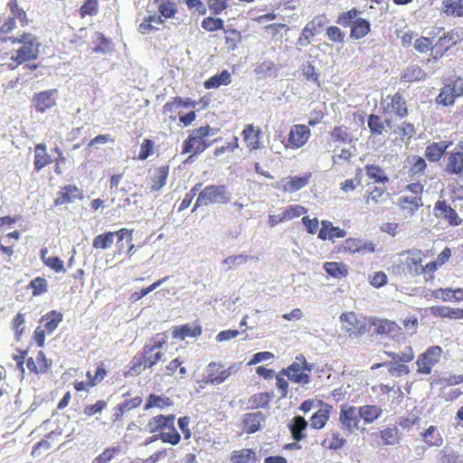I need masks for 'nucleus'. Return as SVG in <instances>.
I'll return each instance as SVG.
<instances>
[{
    "mask_svg": "<svg viewBox=\"0 0 463 463\" xmlns=\"http://www.w3.org/2000/svg\"><path fill=\"white\" fill-rule=\"evenodd\" d=\"M273 398V394L268 392L254 393L248 399L250 409L267 408Z\"/></svg>",
    "mask_w": 463,
    "mask_h": 463,
    "instance_id": "obj_43",
    "label": "nucleus"
},
{
    "mask_svg": "<svg viewBox=\"0 0 463 463\" xmlns=\"http://www.w3.org/2000/svg\"><path fill=\"white\" fill-rule=\"evenodd\" d=\"M161 18H174L177 13V5L174 0H154Z\"/></svg>",
    "mask_w": 463,
    "mask_h": 463,
    "instance_id": "obj_42",
    "label": "nucleus"
},
{
    "mask_svg": "<svg viewBox=\"0 0 463 463\" xmlns=\"http://www.w3.org/2000/svg\"><path fill=\"white\" fill-rule=\"evenodd\" d=\"M184 363V360L178 356L173 360H171L165 367V376H174L177 371H179V373L184 376L187 373L186 368L183 365Z\"/></svg>",
    "mask_w": 463,
    "mask_h": 463,
    "instance_id": "obj_52",
    "label": "nucleus"
},
{
    "mask_svg": "<svg viewBox=\"0 0 463 463\" xmlns=\"http://www.w3.org/2000/svg\"><path fill=\"white\" fill-rule=\"evenodd\" d=\"M445 170L449 174H463V151H452L448 155Z\"/></svg>",
    "mask_w": 463,
    "mask_h": 463,
    "instance_id": "obj_33",
    "label": "nucleus"
},
{
    "mask_svg": "<svg viewBox=\"0 0 463 463\" xmlns=\"http://www.w3.org/2000/svg\"><path fill=\"white\" fill-rule=\"evenodd\" d=\"M165 332L156 334L148 343L145 344L142 350L131 360L126 372V376L139 375L145 369L152 368L164 357L162 347L167 342Z\"/></svg>",
    "mask_w": 463,
    "mask_h": 463,
    "instance_id": "obj_2",
    "label": "nucleus"
},
{
    "mask_svg": "<svg viewBox=\"0 0 463 463\" xmlns=\"http://www.w3.org/2000/svg\"><path fill=\"white\" fill-rule=\"evenodd\" d=\"M26 366L31 373L35 374L45 373L50 367L48 360L43 351L38 352L35 360L33 357H29L26 360Z\"/></svg>",
    "mask_w": 463,
    "mask_h": 463,
    "instance_id": "obj_32",
    "label": "nucleus"
},
{
    "mask_svg": "<svg viewBox=\"0 0 463 463\" xmlns=\"http://www.w3.org/2000/svg\"><path fill=\"white\" fill-rule=\"evenodd\" d=\"M379 436L383 445L393 446L400 441V433L397 427L385 428L382 430Z\"/></svg>",
    "mask_w": 463,
    "mask_h": 463,
    "instance_id": "obj_51",
    "label": "nucleus"
},
{
    "mask_svg": "<svg viewBox=\"0 0 463 463\" xmlns=\"http://www.w3.org/2000/svg\"><path fill=\"white\" fill-rule=\"evenodd\" d=\"M311 177V173L302 176H288L281 179L279 188L285 193H294L305 187Z\"/></svg>",
    "mask_w": 463,
    "mask_h": 463,
    "instance_id": "obj_21",
    "label": "nucleus"
},
{
    "mask_svg": "<svg viewBox=\"0 0 463 463\" xmlns=\"http://www.w3.org/2000/svg\"><path fill=\"white\" fill-rule=\"evenodd\" d=\"M441 8L447 16L463 17V0H443Z\"/></svg>",
    "mask_w": 463,
    "mask_h": 463,
    "instance_id": "obj_44",
    "label": "nucleus"
},
{
    "mask_svg": "<svg viewBox=\"0 0 463 463\" xmlns=\"http://www.w3.org/2000/svg\"><path fill=\"white\" fill-rule=\"evenodd\" d=\"M383 112L386 114H394L401 118L408 115L406 101L400 91L386 97L383 103Z\"/></svg>",
    "mask_w": 463,
    "mask_h": 463,
    "instance_id": "obj_16",
    "label": "nucleus"
},
{
    "mask_svg": "<svg viewBox=\"0 0 463 463\" xmlns=\"http://www.w3.org/2000/svg\"><path fill=\"white\" fill-rule=\"evenodd\" d=\"M456 98V95L447 84L440 90L439 94L436 98V101L438 104L447 107L452 105L455 102Z\"/></svg>",
    "mask_w": 463,
    "mask_h": 463,
    "instance_id": "obj_58",
    "label": "nucleus"
},
{
    "mask_svg": "<svg viewBox=\"0 0 463 463\" xmlns=\"http://www.w3.org/2000/svg\"><path fill=\"white\" fill-rule=\"evenodd\" d=\"M63 315L61 312L52 310L41 318L42 328H43L47 334H52L58 327L59 324L62 321Z\"/></svg>",
    "mask_w": 463,
    "mask_h": 463,
    "instance_id": "obj_34",
    "label": "nucleus"
},
{
    "mask_svg": "<svg viewBox=\"0 0 463 463\" xmlns=\"http://www.w3.org/2000/svg\"><path fill=\"white\" fill-rule=\"evenodd\" d=\"M339 422L342 429L348 433H352L358 429L360 422V413L358 408L352 405L343 404L340 407Z\"/></svg>",
    "mask_w": 463,
    "mask_h": 463,
    "instance_id": "obj_15",
    "label": "nucleus"
},
{
    "mask_svg": "<svg viewBox=\"0 0 463 463\" xmlns=\"http://www.w3.org/2000/svg\"><path fill=\"white\" fill-rule=\"evenodd\" d=\"M461 41L460 33L458 30H451L439 37L437 43L434 45L436 53L439 52L442 55L445 51L449 50Z\"/></svg>",
    "mask_w": 463,
    "mask_h": 463,
    "instance_id": "obj_23",
    "label": "nucleus"
},
{
    "mask_svg": "<svg viewBox=\"0 0 463 463\" xmlns=\"http://www.w3.org/2000/svg\"><path fill=\"white\" fill-rule=\"evenodd\" d=\"M216 132L217 130L208 125L194 129L183 143L182 154H191L186 161L192 162L194 156L203 153L210 146L205 137Z\"/></svg>",
    "mask_w": 463,
    "mask_h": 463,
    "instance_id": "obj_6",
    "label": "nucleus"
},
{
    "mask_svg": "<svg viewBox=\"0 0 463 463\" xmlns=\"http://www.w3.org/2000/svg\"><path fill=\"white\" fill-rule=\"evenodd\" d=\"M327 19L325 15L315 16L309 21L302 30L301 36L299 37V43L301 44H309L311 39L317 33H319L326 24Z\"/></svg>",
    "mask_w": 463,
    "mask_h": 463,
    "instance_id": "obj_17",
    "label": "nucleus"
},
{
    "mask_svg": "<svg viewBox=\"0 0 463 463\" xmlns=\"http://www.w3.org/2000/svg\"><path fill=\"white\" fill-rule=\"evenodd\" d=\"M168 175V165H161L156 168L150 176V181L147 186L149 192L157 193L160 191L165 185Z\"/></svg>",
    "mask_w": 463,
    "mask_h": 463,
    "instance_id": "obj_22",
    "label": "nucleus"
},
{
    "mask_svg": "<svg viewBox=\"0 0 463 463\" xmlns=\"http://www.w3.org/2000/svg\"><path fill=\"white\" fill-rule=\"evenodd\" d=\"M364 170L368 178L374 180L376 183L385 184L390 180L385 171L377 165H365Z\"/></svg>",
    "mask_w": 463,
    "mask_h": 463,
    "instance_id": "obj_46",
    "label": "nucleus"
},
{
    "mask_svg": "<svg viewBox=\"0 0 463 463\" xmlns=\"http://www.w3.org/2000/svg\"><path fill=\"white\" fill-rule=\"evenodd\" d=\"M307 209L302 205H289L282 212V219L289 221L294 218L299 217L307 213Z\"/></svg>",
    "mask_w": 463,
    "mask_h": 463,
    "instance_id": "obj_62",
    "label": "nucleus"
},
{
    "mask_svg": "<svg viewBox=\"0 0 463 463\" xmlns=\"http://www.w3.org/2000/svg\"><path fill=\"white\" fill-rule=\"evenodd\" d=\"M99 10V0H85L83 5L80 6L79 13L80 17L87 15L93 16L98 14Z\"/></svg>",
    "mask_w": 463,
    "mask_h": 463,
    "instance_id": "obj_60",
    "label": "nucleus"
},
{
    "mask_svg": "<svg viewBox=\"0 0 463 463\" xmlns=\"http://www.w3.org/2000/svg\"><path fill=\"white\" fill-rule=\"evenodd\" d=\"M175 416L174 414L163 415L158 414L150 418L146 425L149 433H157L146 441L149 442L160 439L163 443L172 446L178 445L181 441V435L175 427Z\"/></svg>",
    "mask_w": 463,
    "mask_h": 463,
    "instance_id": "obj_3",
    "label": "nucleus"
},
{
    "mask_svg": "<svg viewBox=\"0 0 463 463\" xmlns=\"http://www.w3.org/2000/svg\"><path fill=\"white\" fill-rule=\"evenodd\" d=\"M403 259L399 265L402 271L410 278L416 279L420 276L423 277L425 282H432L435 275H432V269L434 264H423L424 253L419 249H411L404 250L402 254Z\"/></svg>",
    "mask_w": 463,
    "mask_h": 463,
    "instance_id": "obj_4",
    "label": "nucleus"
},
{
    "mask_svg": "<svg viewBox=\"0 0 463 463\" xmlns=\"http://www.w3.org/2000/svg\"><path fill=\"white\" fill-rule=\"evenodd\" d=\"M311 137V130L308 126L296 124L290 128L288 137L285 143L286 148L298 149L304 146Z\"/></svg>",
    "mask_w": 463,
    "mask_h": 463,
    "instance_id": "obj_14",
    "label": "nucleus"
},
{
    "mask_svg": "<svg viewBox=\"0 0 463 463\" xmlns=\"http://www.w3.org/2000/svg\"><path fill=\"white\" fill-rule=\"evenodd\" d=\"M336 253L355 254V253H373L375 245L373 241H364L359 238H347L335 248Z\"/></svg>",
    "mask_w": 463,
    "mask_h": 463,
    "instance_id": "obj_12",
    "label": "nucleus"
},
{
    "mask_svg": "<svg viewBox=\"0 0 463 463\" xmlns=\"http://www.w3.org/2000/svg\"><path fill=\"white\" fill-rule=\"evenodd\" d=\"M28 288L33 289L32 294L36 297L47 291V281L44 278L36 277L31 280Z\"/></svg>",
    "mask_w": 463,
    "mask_h": 463,
    "instance_id": "obj_63",
    "label": "nucleus"
},
{
    "mask_svg": "<svg viewBox=\"0 0 463 463\" xmlns=\"http://www.w3.org/2000/svg\"><path fill=\"white\" fill-rule=\"evenodd\" d=\"M57 90L40 91L33 96L32 102L37 112L43 113L56 105Z\"/></svg>",
    "mask_w": 463,
    "mask_h": 463,
    "instance_id": "obj_18",
    "label": "nucleus"
},
{
    "mask_svg": "<svg viewBox=\"0 0 463 463\" xmlns=\"http://www.w3.org/2000/svg\"><path fill=\"white\" fill-rule=\"evenodd\" d=\"M237 364L229 367L222 362H210L206 367V375L203 379L205 384L219 385L224 383L230 376L238 372Z\"/></svg>",
    "mask_w": 463,
    "mask_h": 463,
    "instance_id": "obj_9",
    "label": "nucleus"
},
{
    "mask_svg": "<svg viewBox=\"0 0 463 463\" xmlns=\"http://www.w3.org/2000/svg\"><path fill=\"white\" fill-rule=\"evenodd\" d=\"M202 334V326L194 323L193 325L184 324L174 326L172 329V336L175 339L184 340L186 337H197Z\"/></svg>",
    "mask_w": 463,
    "mask_h": 463,
    "instance_id": "obj_29",
    "label": "nucleus"
},
{
    "mask_svg": "<svg viewBox=\"0 0 463 463\" xmlns=\"http://www.w3.org/2000/svg\"><path fill=\"white\" fill-rule=\"evenodd\" d=\"M115 240V233L113 232H107L102 234L97 235L92 241V247L97 250H105L113 244Z\"/></svg>",
    "mask_w": 463,
    "mask_h": 463,
    "instance_id": "obj_53",
    "label": "nucleus"
},
{
    "mask_svg": "<svg viewBox=\"0 0 463 463\" xmlns=\"http://www.w3.org/2000/svg\"><path fill=\"white\" fill-rule=\"evenodd\" d=\"M426 72L418 65L408 66L401 76V80L407 83H413L423 80L426 78Z\"/></svg>",
    "mask_w": 463,
    "mask_h": 463,
    "instance_id": "obj_40",
    "label": "nucleus"
},
{
    "mask_svg": "<svg viewBox=\"0 0 463 463\" xmlns=\"http://www.w3.org/2000/svg\"><path fill=\"white\" fill-rule=\"evenodd\" d=\"M346 232L338 227L334 226L330 221L323 220L321 222V229L318 232V238L322 241L345 238Z\"/></svg>",
    "mask_w": 463,
    "mask_h": 463,
    "instance_id": "obj_26",
    "label": "nucleus"
},
{
    "mask_svg": "<svg viewBox=\"0 0 463 463\" xmlns=\"http://www.w3.org/2000/svg\"><path fill=\"white\" fill-rule=\"evenodd\" d=\"M41 42L30 33L23 32L17 36L8 37V43L0 46V61L10 70L35 61L40 54Z\"/></svg>",
    "mask_w": 463,
    "mask_h": 463,
    "instance_id": "obj_1",
    "label": "nucleus"
},
{
    "mask_svg": "<svg viewBox=\"0 0 463 463\" xmlns=\"http://www.w3.org/2000/svg\"><path fill=\"white\" fill-rule=\"evenodd\" d=\"M332 410V405L322 402L321 408L311 416L310 426L315 430L323 429L330 418Z\"/></svg>",
    "mask_w": 463,
    "mask_h": 463,
    "instance_id": "obj_28",
    "label": "nucleus"
},
{
    "mask_svg": "<svg viewBox=\"0 0 463 463\" xmlns=\"http://www.w3.org/2000/svg\"><path fill=\"white\" fill-rule=\"evenodd\" d=\"M384 353L388 357L392 358V360L405 364L411 362L415 357L414 350L411 345L405 346V348L400 353L388 351H385Z\"/></svg>",
    "mask_w": 463,
    "mask_h": 463,
    "instance_id": "obj_54",
    "label": "nucleus"
},
{
    "mask_svg": "<svg viewBox=\"0 0 463 463\" xmlns=\"http://www.w3.org/2000/svg\"><path fill=\"white\" fill-rule=\"evenodd\" d=\"M232 82V75L227 70H223L221 73L215 74L206 80L203 86L206 90L217 89L222 85H229Z\"/></svg>",
    "mask_w": 463,
    "mask_h": 463,
    "instance_id": "obj_41",
    "label": "nucleus"
},
{
    "mask_svg": "<svg viewBox=\"0 0 463 463\" xmlns=\"http://www.w3.org/2000/svg\"><path fill=\"white\" fill-rule=\"evenodd\" d=\"M371 326H374L377 335H391L400 330V326L393 321L388 319L373 318Z\"/></svg>",
    "mask_w": 463,
    "mask_h": 463,
    "instance_id": "obj_36",
    "label": "nucleus"
},
{
    "mask_svg": "<svg viewBox=\"0 0 463 463\" xmlns=\"http://www.w3.org/2000/svg\"><path fill=\"white\" fill-rule=\"evenodd\" d=\"M408 163L410 164L408 169V176L410 180L412 181L424 175L427 168V164L424 158L419 156H413L408 159Z\"/></svg>",
    "mask_w": 463,
    "mask_h": 463,
    "instance_id": "obj_35",
    "label": "nucleus"
},
{
    "mask_svg": "<svg viewBox=\"0 0 463 463\" xmlns=\"http://www.w3.org/2000/svg\"><path fill=\"white\" fill-rule=\"evenodd\" d=\"M201 24L203 30L210 33L224 29L223 20L213 16L203 18Z\"/></svg>",
    "mask_w": 463,
    "mask_h": 463,
    "instance_id": "obj_57",
    "label": "nucleus"
},
{
    "mask_svg": "<svg viewBox=\"0 0 463 463\" xmlns=\"http://www.w3.org/2000/svg\"><path fill=\"white\" fill-rule=\"evenodd\" d=\"M33 167L36 172H39L45 166L52 163V159L47 152V146L43 143H39L34 146Z\"/></svg>",
    "mask_w": 463,
    "mask_h": 463,
    "instance_id": "obj_30",
    "label": "nucleus"
},
{
    "mask_svg": "<svg viewBox=\"0 0 463 463\" xmlns=\"http://www.w3.org/2000/svg\"><path fill=\"white\" fill-rule=\"evenodd\" d=\"M324 269L333 278L341 279L348 275V268L342 262L327 261L324 263Z\"/></svg>",
    "mask_w": 463,
    "mask_h": 463,
    "instance_id": "obj_48",
    "label": "nucleus"
},
{
    "mask_svg": "<svg viewBox=\"0 0 463 463\" xmlns=\"http://www.w3.org/2000/svg\"><path fill=\"white\" fill-rule=\"evenodd\" d=\"M390 194L385 187L377 185H368L364 194V201L368 207H373L387 202Z\"/></svg>",
    "mask_w": 463,
    "mask_h": 463,
    "instance_id": "obj_19",
    "label": "nucleus"
},
{
    "mask_svg": "<svg viewBox=\"0 0 463 463\" xmlns=\"http://www.w3.org/2000/svg\"><path fill=\"white\" fill-rule=\"evenodd\" d=\"M370 31L371 24L369 21L364 18H357L351 24L350 37L352 39L359 40L366 36Z\"/></svg>",
    "mask_w": 463,
    "mask_h": 463,
    "instance_id": "obj_39",
    "label": "nucleus"
},
{
    "mask_svg": "<svg viewBox=\"0 0 463 463\" xmlns=\"http://www.w3.org/2000/svg\"><path fill=\"white\" fill-rule=\"evenodd\" d=\"M397 204L403 213L407 217H411L422 206V201L419 198H413L408 195H402L398 198Z\"/></svg>",
    "mask_w": 463,
    "mask_h": 463,
    "instance_id": "obj_31",
    "label": "nucleus"
},
{
    "mask_svg": "<svg viewBox=\"0 0 463 463\" xmlns=\"http://www.w3.org/2000/svg\"><path fill=\"white\" fill-rule=\"evenodd\" d=\"M81 191L75 184H68L63 186L54 200L56 206L70 203L76 199H81Z\"/></svg>",
    "mask_w": 463,
    "mask_h": 463,
    "instance_id": "obj_24",
    "label": "nucleus"
},
{
    "mask_svg": "<svg viewBox=\"0 0 463 463\" xmlns=\"http://www.w3.org/2000/svg\"><path fill=\"white\" fill-rule=\"evenodd\" d=\"M152 23L162 24H164V20L156 14L148 15L145 17L143 22L138 25V32L142 34H147L155 31L156 28L152 25Z\"/></svg>",
    "mask_w": 463,
    "mask_h": 463,
    "instance_id": "obj_56",
    "label": "nucleus"
},
{
    "mask_svg": "<svg viewBox=\"0 0 463 463\" xmlns=\"http://www.w3.org/2000/svg\"><path fill=\"white\" fill-rule=\"evenodd\" d=\"M431 313L435 317L449 319H463V308L446 306L431 307Z\"/></svg>",
    "mask_w": 463,
    "mask_h": 463,
    "instance_id": "obj_38",
    "label": "nucleus"
},
{
    "mask_svg": "<svg viewBox=\"0 0 463 463\" xmlns=\"http://www.w3.org/2000/svg\"><path fill=\"white\" fill-rule=\"evenodd\" d=\"M241 136L247 148L250 152L261 147V129L259 127H255L253 124L246 125L241 132Z\"/></svg>",
    "mask_w": 463,
    "mask_h": 463,
    "instance_id": "obj_20",
    "label": "nucleus"
},
{
    "mask_svg": "<svg viewBox=\"0 0 463 463\" xmlns=\"http://www.w3.org/2000/svg\"><path fill=\"white\" fill-rule=\"evenodd\" d=\"M452 145L451 141L433 142L426 146L425 156L430 162L439 161L447 149Z\"/></svg>",
    "mask_w": 463,
    "mask_h": 463,
    "instance_id": "obj_27",
    "label": "nucleus"
},
{
    "mask_svg": "<svg viewBox=\"0 0 463 463\" xmlns=\"http://www.w3.org/2000/svg\"><path fill=\"white\" fill-rule=\"evenodd\" d=\"M326 34L328 37V39L333 43H344L345 42V33L335 25L328 26L326 30Z\"/></svg>",
    "mask_w": 463,
    "mask_h": 463,
    "instance_id": "obj_64",
    "label": "nucleus"
},
{
    "mask_svg": "<svg viewBox=\"0 0 463 463\" xmlns=\"http://www.w3.org/2000/svg\"><path fill=\"white\" fill-rule=\"evenodd\" d=\"M265 420V415L261 411L246 413L242 419L243 430L248 434H253L261 429Z\"/></svg>",
    "mask_w": 463,
    "mask_h": 463,
    "instance_id": "obj_25",
    "label": "nucleus"
},
{
    "mask_svg": "<svg viewBox=\"0 0 463 463\" xmlns=\"http://www.w3.org/2000/svg\"><path fill=\"white\" fill-rule=\"evenodd\" d=\"M107 373L108 372L106 370L104 363L99 362V364H97V369L94 374H92L91 372L90 371L87 372L86 373V377L89 380V384L90 386H96L105 379Z\"/></svg>",
    "mask_w": 463,
    "mask_h": 463,
    "instance_id": "obj_55",
    "label": "nucleus"
},
{
    "mask_svg": "<svg viewBox=\"0 0 463 463\" xmlns=\"http://www.w3.org/2000/svg\"><path fill=\"white\" fill-rule=\"evenodd\" d=\"M312 367L306 357L299 354L289 366L280 371V374L286 375L292 383L305 385L310 383L308 373L312 371Z\"/></svg>",
    "mask_w": 463,
    "mask_h": 463,
    "instance_id": "obj_8",
    "label": "nucleus"
},
{
    "mask_svg": "<svg viewBox=\"0 0 463 463\" xmlns=\"http://www.w3.org/2000/svg\"><path fill=\"white\" fill-rule=\"evenodd\" d=\"M230 459L232 463H249L256 460V453L252 449L233 450Z\"/></svg>",
    "mask_w": 463,
    "mask_h": 463,
    "instance_id": "obj_49",
    "label": "nucleus"
},
{
    "mask_svg": "<svg viewBox=\"0 0 463 463\" xmlns=\"http://www.w3.org/2000/svg\"><path fill=\"white\" fill-rule=\"evenodd\" d=\"M443 350L439 345H431L416 359L417 373L428 375L432 373L433 368L440 362Z\"/></svg>",
    "mask_w": 463,
    "mask_h": 463,
    "instance_id": "obj_10",
    "label": "nucleus"
},
{
    "mask_svg": "<svg viewBox=\"0 0 463 463\" xmlns=\"http://www.w3.org/2000/svg\"><path fill=\"white\" fill-rule=\"evenodd\" d=\"M231 201V194L226 185L210 184L205 186L198 194L193 212L201 206L213 203L226 204Z\"/></svg>",
    "mask_w": 463,
    "mask_h": 463,
    "instance_id": "obj_7",
    "label": "nucleus"
},
{
    "mask_svg": "<svg viewBox=\"0 0 463 463\" xmlns=\"http://www.w3.org/2000/svg\"><path fill=\"white\" fill-rule=\"evenodd\" d=\"M450 194L455 200H463V173L449 184Z\"/></svg>",
    "mask_w": 463,
    "mask_h": 463,
    "instance_id": "obj_61",
    "label": "nucleus"
},
{
    "mask_svg": "<svg viewBox=\"0 0 463 463\" xmlns=\"http://www.w3.org/2000/svg\"><path fill=\"white\" fill-rule=\"evenodd\" d=\"M344 330L350 337H358L364 335L368 329L365 318H358L354 312H344L340 316Z\"/></svg>",
    "mask_w": 463,
    "mask_h": 463,
    "instance_id": "obj_11",
    "label": "nucleus"
},
{
    "mask_svg": "<svg viewBox=\"0 0 463 463\" xmlns=\"http://www.w3.org/2000/svg\"><path fill=\"white\" fill-rule=\"evenodd\" d=\"M307 428V422L302 416L294 417L288 423V429L291 432L292 438L296 441L302 440L306 434L304 431Z\"/></svg>",
    "mask_w": 463,
    "mask_h": 463,
    "instance_id": "obj_37",
    "label": "nucleus"
},
{
    "mask_svg": "<svg viewBox=\"0 0 463 463\" xmlns=\"http://www.w3.org/2000/svg\"><path fill=\"white\" fill-rule=\"evenodd\" d=\"M368 128L370 129V132L373 136H379L383 133L384 130V125L378 115L371 114L368 117Z\"/></svg>",
    "mask_w": 463,
    "mask_h": 463,
    "instance_id": "obj_59",
    "label": "nucleus"
},
{
    "mask_svg": "<svg viewBox=\"0 0 463 463\" xmlns=\"http://www.w3.org/2000/svg\"><path fill=\"white\" fill-rule=\"evenodd\" d=\"M225 44L228 50L234 51L241 41V33L235 28L227 27L223 29Z\"/></svg>",
    "mask_w": 463,
    "mask_h": 463,
    "instance_id": "obj_50",
    "label": "nucleus"
},
{
    "mask_svg": "<svg viewBox=\"0 0 463 463\" xmlns=\"http://www.w3.org/2000/svg\"><path fill=\"white\" fill-rule=\"evenodd\" d=\"M174 404L173 401L169 397L156 395L155 393H151L146 398L144 410L148 411L152 408L164 409L166 407H170Z\"/></svg>",
    "mask_w": 463,
    "mask_h": 463,
    "instance_id": "obj_45",
    "label": "nucleus"
},
{
    "mask_svg": "<svg viewBox=\"0 0 463 463\" xmlns=\"http://www.w3.org/2000/svg\"><path fill=\"white\" fill-rule=\"evenodd\" d=\"M360 413V419H362L365 423H372L375 420H377L383 411L377 405H364L358 408Z\"/></svg>",
    "mask_w": 463,
    "mask_h": 463,
    "instance_id": "obj_47",
    "label": "nucleus"
},
{
    "mask_svg": "<svg viewBox=\"0 0 463 463\" xmlns=\"http://www.w3.org/2000/svg\"><path fill=\"white\" fill-rule=\"evenodd\" d=\"M6 8L9 10L10 15L0 25V46L8 43L9 34L17 28V23L22 27L30 24V19L25 10L20 6L18 0H9Z\"/></svg>",
    "mask_w": 463,
    "mask_h": 463,
    "instance_id": "obj_5",
    "label": "nucleus"
},
{
    "mask_svg": "<svg viewBox=\"0 0 463 463\" xmlns=\"http://www.w3.org/2000/svg\"><path fill=\"white\" fill-rule=\"evenodd\" d=\"M433 215L453 227L461 225L463 222L457 211L445 199H439L435 203Z\"/></svg>",
    "mask_w": 463,
    "mask_h": 463,
    "instance_id": "obj_13",
    "label": "nucleus"
}]
</instances>
